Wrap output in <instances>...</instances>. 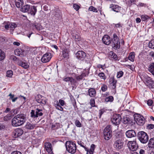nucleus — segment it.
Wrapping results in <instances>:
<instances>
[{"label":"nucleus","instance_id":"f257e3e1","mask_svg":"<svg viewBox=\"0 0 154 154\" xmlns=\"http://www.w3.org/2000/svg\"><path fill=\"white\" fill-rule=\"evenodd\" d=\"M24 114H19L15 116L12 119V125L13 126L17 127L23 124L25 122Z\"/></svg>","mask_w":154,"mask_h":154},{"label":"nucleus","instance_id":"f03ea898","mask_svg":"<svg viewBox=\"0 0 154 154\" xmlns=\"http://www.w3.org/2000/svg\"><path fill=\"white\" fill-rule=\"evenodd\" d=\"M67 150L71 154L75 153L76 151L77 148L75 143L71 141H68L66 143Z\"/></svg>","mask_w":154,"mask_h":154},{"label":"nucleus","instance_id":"7ed1b4c3","mask_svg":"<svg viewBox=\"0 0 154 154\" xmlns=\"http://www.w3.org/2000/svg\"><path fill=\"white\" fill-rule=\"evenodd\" d=\"M111 44L112 48L115 50L119 49L120 47L119 39L116 34L113 35V38L112 39Z\"/></svg>","mask_w":154,"mask_h":154},{"label":"nucleus","instance_id":"20e7f679","mask_svg":"<svg viewBox=\"0 0 154 154\" xmlns=\"http://www.w3.org/2000/svg\"><path fill=\"white\" fill-rule=\"evenodd\" d=\"M138 139L143 143H146L149 140V136L147 134L143 131L139 132L137 134Z\"/></svg>","mask_w":154,"mask_h":154},{"label":"nucleus","instance_id":"39448f33","mask_svg":"<svg viewBox=\"0 0 154 154\" xmlns=\"http://www.w3.org/2000/svg\"><path fill=\"white\" fill-rule=\"evenodd\" d=\"M111 127L110 125L107 126L104 129V137L106 140H109L112 137Z\"/></svg>","mask_w":154,"mask_h":154},{"label":"nucleus","instance_id":"423d86ee","mask_svg":"<svg viewBox=\"0 0 154 154\" xmlns=\"http://www.w3.org/2000/svg\"><path fill=\"white\" fill-rule=\"evenodd\" d=\"M134 119L137 123L140 125H143L145 123V120L143 116L139 114L134 116Z\"/></svg>","mask_w":154,"mask_h":154},{"label":"nucleus","instance_id":"0eeeda50","mask_svg":"<svg viewBox=\"0 0 154 154\" xmlns=\"http://www.w3.org/2000/svg\"><path fill=\"white\" fill-rule=\"evenodd\" d=\"M122 118L119 114L114 115L111 119L112 122L114 125H119L120 123Z\"/></svg>","mask_w":154,"mask_h":154},{"label":"nucleus","instance_id":"6e6552de","mask_svg":"<svg viewBox=\"0 0 154 154\" xmlns=\"http://www.w3.org/2000/svg\"><path fill=\"white\" fill-rule=\"evenodd\" d=\"M114 146L116 149H122L124 147V143L121 140H116L114 143Z\"/></svg>","mask_w":154,"mask_h":154},{"label":"nucleus","instance_id":"1a4fd4ad","mask_svg":"<svg viewBox=\"0 0 154 154\" xmlns=\"http://www.w3.org/2000/svg\"><path fill=\"white\" fill-rule=\"evenodd\" d=\"M52 55L51 53H47L44 54L41 59L42 62L46 63L49 62L52 58Z\"/></svg>","mask_w":154,"mask_h":154},{"label":"nucleus","instance_id":"9d476101","mask_svg":"<svg viewBox=\"0 0 154 154\" xmlns=\"http://www.w3.org/2000/svg\"><path fill=\"white\" fill-rule=\"evenodd\" d=\"M128 145L129 149L132 151H136L138 147V146L135 141H129Z\"/></svg>","mask_w":154,"mask_h":154},{"label":"nucleus","instance_id":"9b49d317","mask_svg":"<svg viewBox=\"0 0 154 154\" xmlns=\"http://www.w3.org/2000/svg\"><path fill=\"white\" fill-rule=\"evenodd\" d=\"M77 58L81 60H83L86 57V54L84 51H79L75 54Z\"/></svg>","mask_w":154,"mask_h":154},{"label":"nucleus","instance_id":"f8f14e48","mask_svg":"<svg viewBox=\"0 0 154 154\" xmlns=\"http://www.w3.org/2000/svg\"><path fill=\"white\" fill-rule=\"evenodd\" d=\"M44 146L45 149L47 152L49 154H52V146L51 143L48 142H46L44 143Z\"/></svg>","mask_w":154,"mask_h":154},{"label":"nucleus","instance_id":"ddd939ff","mask_svg":"<svg viewBox=\"0 0 154 154\" xmlns=\"http://www.w3.org/2000/svg\"><path fill=\"white\" fill-rule=\"evenodd\" d=\"M37 102L40 103L45 105L46 103L47 99L45 97L40 95H38V97L36 98Z\"/></svg>","mask_w":154,"mask_h":154},{"label":"nucleus","instance_id":"4468645a","mask_svg":"<svg viewBox=\"0 0 154 154\" xmlns=\"http://www.w3.org/2000/svg\"><path fill=\"white\" fill-rule=\"evenodd\" d=\"M125 134L127 137L128 138L134 137L136 136L135 132L132 130H130L127 131L126 132Z\"/></svg>","mask_w":154,"mask_h":154},{"label":"nucleus","instance_id":"2eb2a0df","mask_svg":"<svg viewBox=\"0 0 154 154\" xmlns=\"http://www.w3.org/2000/svg\"><path fill=\"white\" fill-rule=\"evenodd\" d=\"M23 130L20 128L16 129L14 132V137L16 138L21 136L23 133Z\"/></svg>","mask_w":154,"mask_h":154},{"label":"nucleus","instance_id":"dca6fc26","mask_svg":"<svg viewBox=\"0 0 154 154\" xmlns=\"http://www.w3.org/2000/svg\"><path fill=\"white\" fill-rule=\"evenodd\" d=\"M109 8H111L112 10L114 11L117 13L120 12L119 11L121 7L117 5H113L111 4L110 5Z\"/></svg>","mask_w":154,"mask_h":154},{"label":"nucleus","instance_id":"f3484780","mask_svg":"<svg viewBox=\"0 0 154 154\" xmlns=\"http://www.w3.org/2000/svg\"><path fill=\"white\" fill-rule=\"evenodd\" d=\"M103 42L105 44L108 45L111 43L110 38L108 35H105L102 38Z\"/></svg>","mask_w":154,"mask_h":154},{"label":"nucleus","instance_id":"a211bd4d","mask_svg":"<svg viewBox=\"0 0 154 154\" xmlns=\"http://www.w3.org/2000/svg\"><path fill=\"white\" fill-rule=\"evenodd\" d=\"M15 54L18 56L23 57L24 56V51L20 48H18L14 51Z\"/></svg>","mask_w":154,"mask_h":154},{"label":"nucleus","instance_id":"6ab92c4d","mask_svg":"<svg viewBox=\"0 0 154 154\" xmlns=\"http://www.w3.org/2000/svg\"><path fill=\"white\" fill-rule=\"evenodd\" d=\"M31 6L29 5H26L22 7L20 11L23 12H27L30 9Z\"/></svg>","mask_w":154,"mask_h":154},{"label":"nucleus","instance_id":"aec40b11","mask_svg":"<svg viewBox=\"0 0 154 154\" xmlns=\"http://www.w3.org/2000/svg\"><path fill=\"white\" fill-rule=\"evenodd\" d=\"M89 95L91 97H94L96 94V91L93 88H90L88 90Z\"/></svg>","mask_w":154,"mask_h":154},{"label":"nucleus","instance_id":"412c9836","mask_svg":"<svg viewBox=\"0 0 154 154\" xmlns=\"http://www.w3.org/2000/svg\"><path fill=\"white\" fill-rule=\"evenodd\" d=\"M148 146L149 148H154V137L150 139L149 141Z\"/></svg>","mask_w":154,"mask_h":154},{"label":"nucleus","instance_id":"4be33fe9","mask_svg":"<svg viewBox=\"0 0 154 154\" xmlns=\"http://www.w3.org/2000/svg\"><path fill=\"white\" fill-rule=\"evenodd\" d=\"M32 26L33 29H35L38 30H39L42 28L41 26L38 23H35L32 24Z\"/></svg>","mask_w":154,"mask_h":154},{"label":"nucleus","instance_id":"5701e85b","mask_svg":"<svg viewBox=\"0 0 154 154\" xmlns=\"http://www.w3.org/2000/svg\"><path fill=\"white\" fill-rule=\"evenodd\" d=\"M35 125H36L35 124H32L29 122H27V123L25 127L27 129L32 130L34 129L35 127Z\"/></svg>","mask_w":154,"mask_h":154},{"label":"nucleus","instance_id":"b1692460","mask_svg":"<svg viewBox=\"0 0 154 154\" xmlns=\"http://www.w3.org/2000/svg\"><path fill=\"white\" fill-rule=\"evenodd\" d=\"M30 13L32 15H35L37 11L36 8L34 6H31L30 7Z\"/></svg>","mask_w":154,"mask_h":154},{"label":"nucleus","instance_id":"393cba45","mask_svg":"<svg viewBox=\"0 0 154 154\" xmlns=\"http://www.w3.org/2000/svg\"><path fill=\"white\" fill-rule=\"evenodd\" d=\"M123 122L125 124H131L132 122V121L129 117H126L123 118Z\"/></svg>","mask_w":154,"mask_h":154},{"label":"nucleus","instance_id":"a878e982","mask_svg":"<svg viewBox=\"0 0 154 154\" xmlns=\"http://www.w3.org/2000/svg\"><path fill=\"white\" fill-rule=\"evenodd\" d=\"M149 71L154 76V63H151L148 67Z\"/></svg>","mask_w":154,"mask_h":154},{"label":"nucleus","instance_id":"bb28decb","mask_svg":"<svg viewBox=\"0 0 154 154\" xmlns=\"http://www.w3.org/2000/svg\"><path fill=\"white\" fill-rule=\"evenodd\" d=\"M18 64L24 68V69H26L29 67L27 63L20 60L18 62Z\"/></svg>","mask_w":154,"mask_h":154},{"label":"nucleus","instance_id":"cd10ccee","mask_svg":"<svg viewBox=\"0 0 154 154\" xmlns=\"http://www.w3.org/2000/svg\"><path fill=\"white\" fill-rule=\"evenodd\" d=\"M72 37L75 41L77 42L80 41L82 39L80 35L77 34H73L72 35Z\"/></svg>","mask_w":154,"mask_h":154},{"label":"nucleus","instance_id":"c85d7f7f","mask_svg":"<svg viewBox=\"0 0 154 154\" xmlns=\"http://www.w3.org/2000/svg\"><path fill=\"white\" fill-rule=\"evenodd\" d=\"M15 4L17 8H20L23 4V0H15Z\"/></svg>","mask_w":154,"mask_h":154},{"label":"nucleus","instance_id":"c756f323","mask_svg":"<svg viewBox=\"0 0 154 154\" xmlns=\"http://www.w3.org/2000/svg\"><path fill=\"white\" fill-rule=\"evenodd\" d=\"M63 56L64 58H68L69 57V51L66 49H64L63 50Z\"/></svg>","mask_w":154,"mask_h":154},{"label":"nucleus","instance_id":"7c9ffc66","mask_svg":"<svg viewBox=\"0 0 154 154\" xmlns=\"http://www.w3.org/2000/svg\"><path fill=\"white\" fill-rule=\"evenodd\" d=\"M61 125L60 123H56L51 126V128L53 130H55L59 128L60 127Z\"/></svg>","mask_w":154,"mask_h":154},{"label":"nucleus","instance_id":"2f4dec72","mask_svg":"<svg viewBox=\"0 0 154 154\" xmlns=\"http://www.w3.org/2000/svg\"><path fill=\"white\" fill-rule=\"evenodd\" d=\"M35 111L37 117L39 116H41L43 115V110L42 109H40L37 108L36 109Z\"/></svg>","mask_w":154,"mask_h":154},{"label":"nucleus","instance_id":"473e14b6","mask_svg":"<svg viewBox=\"0 0 154 154\" xmlns=\"http://www.w3.org/2000/svg\"><path fill=\"white\" fill-rule=\"evenodd\" d=\"M134 52L130 53L128 57V59L132 62L134 61Z\"/></svg>","mask_w":154,"mask_h":154},{"label":"nucleus","instance_id":"72a5a7b5","mask_svg":"<svg viewBox=\"0 0 154 154\" xmlns=\"http://www.w3.org/2000/svg\"><path fill=\"white\" fill-rule=\"evenodd\" d=\"M96 74L99 76L101 79H105L106 78V77L103 72H101L98 73V72L96 71Z\"/></svg>","mask_w":154,"mask_h":154},{"label":"nucleus","instance_id":"f704fd0d","mask_svg":"<svg viewBox=\"0 0 154 154\" xmlns=\"http://www.w3.org/2000/svg\"><path fill=\"white\" fill-rule=\"evenodd\" d=\"M17 27L16 23H13L10 24V29L11 32L12 33L14 29Z\"/></svg>","mask_w":154,"mask_h":154},{"label":"nucleus","instance_id":"c9c22d12","mask_svg":"<svg viewBox=\"0 0 154 154\" xmlns=\"http://www.w3.org/2000/svg\"><path fill=\"white\" fill-rule=\"evenodd\" d=\"M5 57V53L1 49H0V61L4 59Z\"/></svg>","mask_w":154,"mask_h":154},{"label":"nucleus","instance_id":"e433bc0d","mask_svg":"<svg viewBox=\"0 0 154 154\" xmlns=\"http://www.w3.org/2000/svg\"><path fill=\"white\" fill-rule=\"evenodd\" d=\"M109 55L111 56V58L116 60H117L118 57L117 55L113 52L111 51L109 53Z\"/></svg>","mask_w":154,"mask_h":154},{"label":"nucleus","instance_id":"4c0bfd02","mask_svg":"<svg viewBox=\"0 0 154 154\" xmlns=\"http://www.w3.org/2000/svg\"><path fill=\"white\" fill-rule=\"evenodd\" d=\"M30 116L32 118L34 119L37 117V116L35 110H32L30 112Z\"/></svg>","mask_w":154,"mask_h":154},{"label":"nucleus","instance_id":"58836bf2","mask_svg":"<svg viewBox=\"0 0 154 154\" xmlns=\"http://www.w3.org/2000/svg\"><path fill=\"white\" fill-rule=\"evenodd\" d=\"M149 47L151 49H154V39L151 40L149 42Z\"/></svg>","mask_w":154,"mask_h":154},{"label":"nucleus","instance_id":"ea45409f","mask_svg":"<svg viewBox=\"0 0 154 154\" xmlns=\"http://www.w3.org/2000/svg\"><path fill=\"white\" fill-rule=\"evenodd\" d=\"M77 143L79 145H80L81 146L84 148L86 151L87 152L88 151V148L87 147H86L85 146L83 145L84 143H83V142H82L81 141H78Z\"/></svg>","mask_w":154,"mask_h":154},{"label":"nucleus","instance_id":"a19ab883","mask_svg":"<svg viewBox=\"0 0 154 154\" xmlns=\"http://www.w3.org/2000/svg\"><path fill=\"white\" fill-rule=\"evenodd\" d=\"M95 149V145L92 144L91 146V149L89 151V153L90 154H93Z\"/></svg>","mask_w":154,"mask_h":154},{"label":"nucleus","instance_id":"79ce46f5","mask_svg":"<svg viewBox=\"0 0 154 154\" xmlns=\"http://www.w3.org/2000/svg\"><path fill=\"white\" fill-rule=\"evenodd\" d=\"M113 100V97L112 96H109L107 97L105 99V101L108 102H111Z\"/></svg>","mask_w":154,"mask_h":154},{"label":"nucleus","instance_id":"37998d69","mask_svg":"<svg viewBox=\"0 0 154 154\" xmlns=\"http://www.w3.org/2000/svg\"><path fill=\"white\" fill-rule=\"evenodd\" d=\"M89 73V70L88 69H86L83 71L82 73L81 74L82 75V76H83V77L86 76L87 75H88Z\"/></svg>","mask_w":154,"mask_h":154},{"label":"nucleus","instance_id":"c03bdc74","mask_svg":"<svg viewBox=\"0 0 154 154\" xmlns=\"http://www.w3.org/2000/svg\"><path fill=\"white\" fill-rule=\"evenodd\" d=\"M150 17L146 15H142L141 16V19L142 21H145L146 20L149 19Z\"/></svg>","mask_w":154,"mask_h":154},{"label":"nucleus","instance_id":"a18cd8bd","mask_svg":"<svg viewBox=\"0 0 154 154\" xmlns=\"http://www.w3.org/2000/svg\"><path fill=\"white\" fill-rule=\"evenodd\" d=\"M13 75V71L11 70H8L6 73V76L9 77H11Z\"/></svg>","mask_w":154,"mask_h":154},{"label":"nucleus","instance_id":"49530a36","mask_svg":"<svg viewBox=\"0 0 154 154\" xmlns=\"http://www.w3.org/2000/svg\"><path fill=\"white\" fill-rule=\"evenodd\" d=\"M88 10L89 11H92L94 12H97V9L96 8H94V7L92 6H90Z\"/></svg>","mask_w":154,"mask_h":154},{"label":"nucleus","instance_id":"de8ad7c7","mask_svg":"<svg viewBox=\"0 0 154 154\" xmlns=\"http://www.w3.org/2000/svg\"><path fill=\"white\" fill-rule=\"evenodd\" d=\"M75 125L76 126L78 127H81L82 126V124L80 121L78 120L75 121Z\"/></svg>","mask_w":154,"mask_h":154},{"label":"nucleus","instance_id":"09e8293b","mask_svg":"<svg viewBox=\"0 0 154 154\" xmlns=\"http://www.w3.org/2000/svg\"><path fill=\"white\" fill-rule=\"evenodd\" d=\"M70 82L72 85H75L76 83H77L76 80L73 78L72 77H71Z\"/></svg>","mask_w":154,"mask_h":154},{"label":"nucleus","instance_id":"8fccbe9b","mask_svg":"<svg viewBox=\"0 0 154 154\" xmlns=\"http://www.w3.org/2000/svg\"><path fill=\"white\" fill-rule=\"evenodd\" d=\"M107 89V86L104 84H103L101 86V90L103 92H105L106 91Z\"/></svg>","mask_w":154,"mask_h":154},{"label":"nucleus","instance_id":"3c124183","mask_svg":"<svg viewBox=\"0 0 154 154\" xmlns=\"http://www.w3.org/2000/svg\"><path fill=\"white\" fill-rule=\"evenodd\" d=\"M83 78V76H82V75H79L75 76L76 79L77 81H79L80 80H82Z\"/></svg>","mask_w":154,"mask_h":154},{"label":"nucleus","instance_id":"603ef678","mask_svg":"<svg viewBox=\"0 0 154 154\" xmlns=\"http://www.w3.org/2000/svg\"><path fill=\"white\" fill-rule=\"evenodd\" d=\"M123 72L122 71H119L117 72V77L118 78H120L123 76Z\"/></svg>","mask_w":154,"mask_h":154},{"label":"nucleus","instance_id":"864d4df0","mask_svg":"<svg viewBox=\"0 0 154 154\" xmlns=\"http://www.w3.org/2000/svg\"><path fill=\"white\" fill-rule=\"evenodd\" d=\"M154 128V125L152 124L148 125L146 126V128L147 129L151 130Z\"/></svg>","mask_w":154,"mask_h":154},{"label":"nucleus","instance_id":"5fc2aeb1","mask_svg":"<svg viewBox=\"0 0 154 154\" xmlns=\"http://www.w3.org/2000/svg\"><path fill=\"white\" fill-rule=\"evenodd\" d=\"M116 82H115L113 80V82H112L110 84V85L112 87V89H115L116 87Z\"/></svg>","mask_w":154,"mask_h":154},{"label":"nucleus","instance_id":"6e6d98bb","mask_svg":"<svg viewBox=\"0 0 154 154\" xmlns=\"http://www.w3.org/2000/svg\"><path fill=\"white\" fill-rule=\"evenodd\" d=\"M59 103L60 105L61 106H63L65 104V101L61 99L59 100Z\"/></svg>","mask_w":154,"mask_h":154},{"label":"nucleus","instance_id":"4d7b16f0","mask_svg":"<svg viewBox=\"0 0 154 154\" xmlns=\"http://www.w3.org/2000/svg\"><path fill=\"white\" fill-rule=\"evenodd\" d=\"M73 7L76 11H78L79 8V6L76 4L73 5Z\"/></svg>","mask_w":154,"mask_h":154},{"label":"nucleus","instance_id":"13d9d810","mask_svg":"<svg viewBox=\"0 0 154 154\" xmlns=\"http://www.w3.org/2000/svg\"><path fill=\"white\" fill-rule=\"evenodd\" d=\"M10 59L14 61H16L17 59V57L14 55H11L10 56Z\"/></svg>","mask_w":154,"mask_h":154},{"label":"nucleus","instance_id":"bf43d9fd","mask_svg":"<svg viewBox=\"0 0 154 154\" xmlns=\"http://www.w3.org/2000/svg\"><path fill=\"white\" fill-rule=\"evenodd\" d=\"M71 77H67L63 79V81L66 82H70V79Z\"/></svg>","mask_w":154,"mask_h":154},{"label":"nucleus","instance_id":"052dcab7","mask_svg":"<svg viewBox=\"0 0 154 154\" xmlns=\"http://www.w3.org/2000/svg\"><path fill=\"white\" fill-rule=\"evenodd\" d=\"M10 119V116L7 115L5 116L4 118V120L5 121H7Z\"/></svg>","mask_w":154,"mask_h":154},{"label":"nucleus","instance_id":"680f3d73","mask_svg":"<svg viewBox=\"0 0 154 154\" xmlns=\"http://www.w3.org/2000/svg\"><path fill=\"white\" fill-rule=\"evenodd\" d=\"M11 154H22L21 152L17 151H14L12 152Z\"/></svg>","mask_w":154,"mask_h":154},{"label":"nucleus","instance_id":"e2e57ef3","mask_svg":"<svg viewBox=\"0 0 154 154\" xmlns=\"http://www.w3.org/2000/svg\"><path fill=\"white\" fill-rule=\"evenodd\" d=\"M153 103V101L152 100H149L147 101V104L149 106H151Z\"/></svg>","mask_w":154,"mask_h":154},{"label":"nucleus","instance_id":"0e129e2a","mask_svg":"<svg viewBox=\"0 0 154 154\" xmlns=\"http://www.w3.org/2000/svg\"><path fill=\"white\" fill-rule=\"evenodd\" d=\"M56 109L61 111L63 110V108L60 105H59Z\"/></svg>","mask_w":154,"mask_h":154},{"label":"nucleus","instance_id":"69168bd1","mask_svg":"<svg viewBox=\"0 0 154 154\" xmlns=\"http://www.w3.org/2000/svg\"><path fill=\"white\" fill-rule=\"evenodd\" d=\"M115 24V27L116 28H119L121 27H122V26L120 23H118L117 24Z\"/></svg>","mask_w":154,"mask_h":154},{"label":"nucleus","instance_id":"338daca9","mask_svg":"<svg viewBox=\"0 0 154 154\" xmlns=\"http://www.w3.org/2000/svg\"><path fill=\"white\" fill-rule=\"evenodd\" d=\"M149 55L154 60V52L153 51H151L150 52Z\"/></svg>","mask_w":154,"mask_h":154},{"label":"nucleus","instance_id":"774afa93","mask_svg":"<svg viewBox=\"0 0 154 154\" xmlns=\"http://www.w3.org/2000/svg\"><path fill=\"white\" fill-rule=\"evenodd\" d=\"M104 112L102 110H100L99 111V118H100L102 114Z\"/></svg>","mask_w":154,"mask_h":154}]
</instances>
